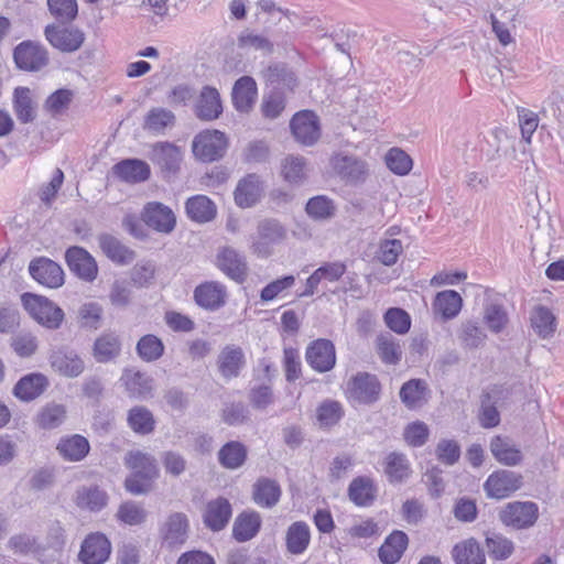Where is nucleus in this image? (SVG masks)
I'll use <instances>...</instances> for the list:
<instances>
[{
	"mask_svg": "<svg viewBox=\"0 0 564 564\" xmlns=\"http://www.w3.org/2000/svg\"><path fill=\"white\" fill-rule=\"evenodd\" d=\"M21 301L25 311L41 325L50 329H57L63 323L64 312L48 299L24 293Z\"/></svg>",
	"mask_w": 564,
	"mask_h": 564,
	"instance_id": "obj_1",
	"label": "nucleus"
},
{
	"mask_svg": "<svg viewBox=\"0 0 564 564\" xmlns=\"http://www.w3.org/2000/svg\"><path fill=\"white\" fill-rule=\"evenodd\" d=\"M228 147L226 134L219 130H204L196 134L192 142L194 156L204 163L220 160Z\"/></svg>",
	"mask_w": 564,
	"mask_h": 564,
	"instance_id": "obj_2",
	"label": "nucleus"
},
{
	"mask_svg": "<svg viewBox=\"0 0 564 564\" xmlns=\"http://www.w3.org/2000/svg\"><path fill=\"white\" fill-rule=\"evenodd\" d=\"M539 519V506L533 501L508 502L499 512V520L508 528L525 530Z\"/></svg>",
	"mask_w": 564,
	"mask_h": 564,
	"instance_id": "obj_3",
	"label": "nucleus"
},
{
	"mask_svg": "<svg viewBox=\"0 0 564 564\" xmlns=\"http://www.w3.org/2000/svg\"><path fill=\"white\" fill-rule=\"evenodd\" d=\"M516 399L512 388L492 386L481 395L479 417L482 423H500L499 410L506 408Z\"/></svg>",
	"mask_w": 564,
	"mask_h": 564,
	"instance_id": "obj_4",
	"label": "nucleus"
},
{
	"mask_svg": "<svg viewBox=\"0 0 564 564\" xmlns=\"http://www.w3.org/2000/svg\"><path fill=\"white\" fill-rule=\"evenodd\" d=\"M18 68L26 72H37L48 64L47 50L37 42L23 41L13 51Z\"/></svg>",
	"mask_w": 564,
	"mask_h": 564,
	"instance_id": "obj_5",
	"label": "nucleus"
},
{
	"mask_svg": "<svg viewBox=\"0 0 564 564\" xmlns=\"http://www.w3.org/2000/svg\"><path fill=\"white\" fill-rule=\"evenodd\" d=\"M44 35L53 47L65 53L79 50L85 41V33L74 26L48 24L44 29Z\"/></svg>",
	"mask_w": 564,
	"mask_h": 564,
	"instance_id": "obj_6",
	"label": "nucleus"
},
{
	"mask_svg": "<svg viewBox=\"0 0 564 564\" xmlns=\"http://www.w3.org/2000/svg\"><path fill=\"white\" fill-rule=\"evenodd\" d=\"M216 267L229 279L243 283L248 276L246 257L229 246L218 249L215 260Z\"/></svg>",
	"mask_w": 564,
	"mask_h": 564,
	"instance_id": "obj_7",
	"label": "nucleus"
},
{
	"mask_svg": "<svg viewBox=\"0 0 564 564\" xmlns=\"http://www.w3.org/2000/svg\"><path fill=\"white\" fill-rule=\"evenodd\" d=\"M305 359L310 367L324 373L330 371L336 365V349L332 340L318 338L308 344Z\"/></svg>",
	"mask_w": 564,
	"mask_h": 564,
	"instance_id": "obj_8",
	"label": "nucleus"
},
{
	"mask_svg": "<svg viewBox=\"0 0 564 564\" xmlns=\"http://www.w3.org/2000/svg\"><path fill=\"white\" fill-rule=\"evenodd\" d=\"M290 128L295 140L303 145H313L321 137L318 117L310 110L295 113Z\"/></svg>",
	"mask_w": 564,
	"mask_h": 564,
	"instance_id": "obj_9",
	"label": "nucleus"
},
{
	"mask_svg": "<svg viewBox=\"0 0 564 564\" xmlns=\"http://www.w3.org/2000/svg\"><path fill=\"white\" fill-rule=\"evenodd\" d=\"M65 260L69 270L85 282H93L98 274L95 258L82 247H69L65 252Z\"/></svg>",
	"mask_w": 564,
	"mask_h": 564,
	"instance_id": "obj_10",
	"label": "nucleus"
},
{
	"mask_svg": "<svg viewBox=\"0 0 564 564\" xmlns=\"http://www.w3.org/2000/svg\"><path fill=\"white\" fill-rule=\"evenodd\" d=\"M522 485V477L511 470H498L492 473L484 484L488 497L503 499L517 491Z\"/></svg>",
	"mask_w": 564,
	"mask_h": 564,
	"instance_id": "obj_11",
	"label": "nucleus"
},
{
	"mask_svg": "<svg viewBox=\"0 0 564 564\" xmlns=\"http://www.w3.org/2000/svg\"><path fill=\"white\" fill-rule=\"evenodd\" d=\"M284 227L274 219H264L258 226V236L252 242V250L259 257H268L272 246L285 238Z\"/></svg>",
	"mask_w": 564,
	"mask_h": 564,
	"instance_id": "obj_12",
	"label": "nucleus"
},
{
	"mask_svg": "<svg viewBox=\"0 0 564 564\" xmlns=\"http://www.w3.org/2000/svg\"><path fill=\"white\" fill-rule=\"evenodd\" d=\"M29 272L36 282L51 289H57L64 283L61 265L45 257L33 259L29 264Z\"/></svg>",
	"mask_w": 564,
	"mask_h": 564,
	"instance_id": "obj_13",
	"label": "nucleus"
},
{
	"mask_svg": "<svg viewBox=\"0 0 564 564\" xmlns=\"http://www.w3.org/2000/svg\"><path fill=\"white\" fill-rule=\"evenodd\" d=\"M330 164L335 173L346 183H362L367 178V164L356 156L336 154L330 159Z\"/></svg>",
	"mask_w": 564,
	"mask_h": 564,
	"instance_id": "obj_14",
	"label": "nucleus"
},
{
	"mask_svg": "<svg viewBox=\"0 0 564 564\" xmlns=\"http://www.w3.org/2000/svg\"><path fill=\"white\" fill-rule=\"evenodd\" d=\"M50 379L42 372L22 376L13 386L12 394L22 402H31L43 395L50 387Z\"/></svg>",
	"mask_w": 564,
	"mask_h": 564,
	"instance_id": "obj_15",
	"label": "nucleus"
},
{
	"mask_svg": "<svg viewBox=\"0 0 564 564\" xmlns=\"http://www.w3.org/2000/svg\"><path fill=\"white\" fill-rule=\"evenodd\" d=\"M187 536L188 519L181 512L170 514L160 529L162 545L167 549H175L183 545Z\"/></svg>",
	"mask_w": 564,
	"mask_h": 564,
	"instance_id": "obj_16",
	"label": "nucleus"
},
{
	"mask_svg": "<svg viewBox=\"0 0 564 564\" xmlns=\"http://www.w3.org/2000/svg\"><path fill=\"white\" fill-rule=\"evenodd\" d=\"M193 297L199 307L215 312L226 304L227 289L218 281H206L195 288Z\"/></svg>",
	"mask_w": 564,
	"mask_h": 564,
	"instance_id": "obj_17",
	"label": "nucleus"
},
{
	"mask_svg": "<svg viewBox=\"0 0 564 564\" xmlns=\"http://www.w3.org/2000/svg\"><path fill=\"white\" fill-rule=\"evenodd\" d=\"M151 160L156 164L165 176L175 175L183 160L180 147L171 142H158L152 147Z\"/></svg>",
	"mask_w": 564,
	"mask_h": 564,
	"instance_id": "obj_18",
	"label": "nucleus"
},
{
	"mask_svg": "<svg viewBox=\"0 0 564 564\" xmlns=\"http://www.w3.org/2000/svg\"><path fill=\"white\" fill-rule=\"evenodd\" d=\"M48 362L53 371L66 378H77L85 370L83 358L70 349H58L48 357Z\"/></svg>",
	"mask_w": 564,
	"mask_h": 564,
	"instance_id": "obj_19",
	"label": "nucleus"
},
{
	"mask_svg": "<svg viewBox=\"0 0 564 564\" xmlns=\"http://www.w3.org/2000/svg\"><path fill=\"white\" fill-rule=\"evenodd\" d=\"M111 552V544L102 533H90L82 543L79 558L84 564H104Z\"/></svg>",
	"mask_w": 564,
	"mask_h": 564,
	"instance_id": "obj_20",
	"label": "nucleus"
},
{
	"mask_svg": "<svg viewBox=\"0 0 564 564\" xmlns=\"http://www.w3.org/2000/svg\"><path fill=\"white\" fill-rule=\"evenodd\" d=\"M142 218L149 227L162 234H170L176 225L173 210L159 202L148 203L144 206Z\"/></svg>",
	"mask_w": 564,
	"mask_h": 564,
	"instance_id": "obj_21",
	"label": "nucleus"
},
{
	"mask_svg": "<svg viewBox=\"0 0 564 564\" xmlns=\"http://www.w3.org/2000/svg\"><path fill=\"white\" fill-rule=\"evenodd\" d=\"M349 398L359 403H372L378 400L380 383L376 376L357 373L348 384Z\"/></svg>",
	"mask_w": 564,
	"mask_h": 564,
	"instance_id": "obj_22",
	"label": "nucleus"
},
{
	"mask_svg": "<svg viewBox=\"0 0 564 564\" xmlns=\"http://www.w3.org/2000/svg\"><path fill=\"white\" fill-rule=\"evenodd\" d=\"M264 186L260 176L251 173L241 178L234 192L235 202L241 208L256 205L263 195Z\"/></svg>",
	"mask_w": 564,
	"mask_h": 564,
	"instance_id": "obj_23",
	"label": "nucleus"
},
{
	"mask_svg": "<svg viewBox=\"0 0 564 564\" xmlns=\"http://www.w3.org/2000/svg\"><path fill=\"white\" fill-rule=\"evenodd\" d=\"M195 116L202 121H213L223 113L220 95L215 87L204 86L194 106Z\"/></svg>",
	"mask_w": 564,
	"mask_h": 564,
	"instance_id": "obj_24",
	"label": "nucleus"
},
{
	"mask_svg": "<svg viewBox=\"0 0 564 564\" xmlns=\"http://www.w3.org/2000/svg\"><path fill=\"white\" fill-rule=\"evenodd\" d=\"M245 365V352L236 345H226L217 358L218 371L226 380L237 378Z\"/></svg>",
	"mask_w": 564,
	"mask_h": 564,
	"instance_id": "obj_25",
	"label": "nucleus"
},
{
	"mask_svg": "<svg viewBox=\"0 0 564 564\" xmlns=\"http://www.w3.org/2000/svg\"><path fill=\"white\" fill-rule=\"evenodd\" d=\"M232 516V508L228 499L218 497L206 505L204 512L205 525L214 532L221 531Z\"/></svg>",
	"mask_w": 564,
	"mask_h": 564,
	"instance_id": "obj_26",
	"label": "nucleus"
},
{
	"mask_svg": "<svg viewBox=\"0 0 564 564\" xmlns=\"http://www.w3.org/2000/svg\"><path fill=\"white\" fill-rule=\"evenodd\" d=\"M378 495V487L375 480L368 476H358L348 486L350 501L361 508L373 505Z\"/></svg>",
	"mask_w": 564,
	"mask_h": 564,
	"instance_id": "obj_27",
	"label": "nucleus"
},
{
	"mask_svg": "<svg viewBox=\"0 0 564 564\" xmlns=\"http://www.w3.org/2000/svg\"><path fill=\"white\" fill-rule=\"evenodd\" d=\"M130 395L147 399L152 397L153 378L135 369H124L120 378Z\"/></svg>",
	"mask_w": 564,
	"mask_h": 564,
	"instance_id": "obj_28",
	"label": "nucleus"
},
{
	"mask_svg": "<svg viewBox=\"0 0 564 564\" xmlns=\"http://www.w3.org/2000/svg\"><path fill=\"white\" fill-rule=\"evenodd\" d=\"M281 494L279 482L268 477L259 478L252 486V500L261 508L271 509L276 506Z\"/></svg>",
	"mask_w": 564,
	"mask_h": 564,
	"instance_id": "obj_29",
	"label": "nucleus"
},
{
	"mask_svg": "<svg viewBox=\"0 0 564 564\" xmlns=\"http://www.w3.org/2000/svg\"><path fill=\"white\" fill-rule=\"evenodd\" d=\"M121 340L113 332L101 334L95 339L93 357L99 364H107L117 359L121 354Z\"/></svg>",
	"mask_w": 564,
	"mask_h": 564,
	"instance_id": "obj_30",
	"label": "nucleus"
},
{
	"mask_svg": "<svg viewBox=\"0 0 564 564\" xmlns=\"http://www.w3.org/2000/svg\"><path fill=\"white\" fill-rule=\"evenodd\" d=\"M101 251L108 259L118 264H128L134 259V251L126 247L117 237L110 234L98 236Z\"/></svg>",
	"mask_w": 564,
	"mask_h": 564,
	"instance_id": "obj_31",
	"label": "nucleus"
},
{
	"mask_svg": "<svg viewBox=\"0 0 564 564\" xmlns=\"http://www.w3.org/2000/svg\"><path fill=\"white\" fill-rule=\"evenodd\" d=\"M408 542V535L403 531H393L379 547L378 556L380 561L383 564H395L406 550Z\"/></svg>",
	"mask_w": 564,
	"mask_h": 564,
	"instance_id": "obj_32",
	"label": "nucleus"
},
{
	"mask_svg": "<svg viewBox=\"0 0 564 564\" xmlns=\"http://www.w3.org/2000/svg\"><path fill=\"white\" fill-rule=\"evenodd\" d=\"M257 98V84L250 76L240 77L232 88V104L240 112H248Z\"/></svg>",
	"mask_w": 564,
	"mask_h": 564,
	"instance_id": "obj_33",
	"label": "nucleus"
},
{
	"mask_svg": "<svg viewBox=\"0 0 564 564\" xmlns=\"http://www.w3.org/2000/svg\"><path fill=\"white\" fill-rule=\"evenodd\" d=\"M429 395L427 383L422 379H411L400 389V399L409 409L421 408L427 402Z\"/></svg>",
	"mask_w": 564,
	"mask_h": 564,
	"instance_id": "obj_34",
	"label": "nucleus"
},
{
	"mask_svg": "<svg viewBox=\"0 0 564 564\" xmlns=\"http://www.w3.org/2000/svg\"><path fill=\"white\" fill-rule=\"evenodd\" d=\"M311 542V530L306 522H293L286 530L285 545L289 553L293 555L303 554Z\"/></svg>",
	"mask_w": 564,
	"mask_h": 564,
	"instance_id": "obj_35",
	"label": "nucleus"
},
{
	"mask_svg": "<svg viewBox=\"0 0 564 564\" xmlns=\"http://www.w3.org/2000/svg\"><path fill=\"white\" fill-rule=\"evenodd\" d=\"M261 528V517L257 511L240 513L232 527V536L238 542H247L253 539Z\"/></svg>",
	"mask_w": 564,
	"mask_h": 564,
	"instance_id": "obj_36",
	"label": "nucleus"
},
{
	"mask_svg": "<svg viewBox=\"0 0 564 564\" xmlns=\"http://www.w3.org/2000/svg\"><path fill=\"white\" fill-rule=\"evenodd\" d=\"M263 78L275 91L281 89L293 90L297 85L295 74L285 64L276 63L263 70Z\"/></svg>",
	"mask_w": 564,
	"mask_h": 564,
	"instance_id": "obj_37",
	"label": "nucleus"
},
{
	"mask_svg": "<svg viewBox=\"0 0 564 564\" xmlns=\"http://www.w3.org/2000/svg\"><path fill=\"white\" fill-rule=\"evenodd\" d=\"M113 173L122 181L129 183H139L149 178V165L137 159H127L117 163L112 167Z\"/></svg>",
	"mask_w": 564,
	"mask_h": 564,
	"instance_id": "obj_38",
	"label": "nucleus"
},
{
	"mask_svg": "<svg viewBox=\"0 0 564 564\" xmlns=\"http://www.w3.org/2000/svg\"><path fill=\"white\" fill-rule=\"evenodd\" d=\"M187 216L196 223H208L216 216V205L205 195H196L187 199L185 204Z\"/></svg>",
	"mask_w": 564,
	"mask_h": 564,
	"instance_id": "obj_39",
	"label": "nucleus"
},
{
	"mask_svg": "<svg viewBox=\"0 0 564 564\" xmlns=\"http://www.w3.org/2000/svg\"><path fill=\"white\" fill-rule=\"evenodd\" d=\"M384 474L390 484H401L411 474V465L402 453L391 452L384 459Z\"/></svg>",
	"mask_w": 564,
	"mask_h": 564,
	"instance_id": "obj_40",
	"label": "nucleus"
},
{
	"mask_svg": "<svg viewBox=\"0 0 564 564\" xmlns=\"http://www.w3.org/2000/svg\"><path fill=\"white\" fill-rule=\"evenodd\" d=\"M463 306L462 296L454 290L438 292L433 302V310L444 319L456 317Z\"/></svg>",
	"mask_w": 564,
	"mask_h": 564,
	"instance_id": "obj_41",
	"label": "nucleus"
},
{
	"mask_svg": "<svg viewBox=\"0 0 564 564\" xmlns=\"http://www.w3.org/2000/svg\"><path fill=\"white\" fill-rule=\"evenodd\" d=\"M556 317L549 307L538 305L532 311L531 326L540 338H551L556 332Z\"/></svg>",
	"mask_w": 564,
	"mask_h": 564,
	"instance_id": "obj_42",
	"label": "nucleus"
},
{
	"mask_svg": "<svg viewBox=\"0 0 564 564\" xmlns=\"http://www.w3.org/2000/svg\"><path fill=\"white\" fill-rule=\"evenodd\" d=\"M57 451L63 458L69 462H79L89 452V443L82 435H73L62 438L57 444Z\"/></svg>",
	"mask_w": 564,
	"mask_h": 564,
	"instance_id": "obj_43",
	"label": "nucleus"
},
{
	"mask_svg": "<svg viewBox=\"0 0 564 564\" xmlns=\"http://www.w3.org/2000/svg\"><path fill=\"white\" fill-rule=\"evenodd\" d=\"M457 338L464 348L476 349L485 344L487 335L477 321L468 319L459 325Z\"/></svg>",
	"mask_w": 564,
	"mask_h": 564,
	"instance_id": "obj_44",
	"label": "nucleus"
},
{
	"mask_svg": "<svg viewBox=\"0 0 564 564\" xmlns=\"http://www.w3.org/2000/svg\"><path fill=\"white\" fill-rule=\"evenodd\" d=\"M247 459L246 446L237 441L226 443L218 452L219 464L227 469H238Z\"/></svg>",
	"mask_w": 564,
	"mask_h": 564,
	"instance_id": "obj_45",
	"label": "nucleus"
},
{
	"mask_svg": "<svg viewBox=\"0 0 564 564\" xmlns=\"http://www.w3.org/2000/svg\"><path fill=\"white\" fill-rule=\"evenodd\" d=\"M108 495L97 486L83 487L77 491L76 503L79 508L100 511L106 507Z\"/></svg>",
	"mask_w": 564,
	"mask_h": 564,
	"instance_id": "obj_46",
	"label": "nucleus"
},
{
	"mask_svg": "<svg viewBox=\"0 0 564 564\" xmlns=\"http://www.w3.org/2000/svg\"><path fill=\"white\" fill-rule=\"evenodd\" d=\"M126 466L132 473L144 475L145 477H156L158 468L154 458L140 451H131L124 457Z\"/></svg>",
	"mask_w": 564,
	"mask_h": 564,
	"instance_id": "obj_47",
	"label": "nucleus"
},
{
	"mask_svg": "<svg viewBox=\"0 0 564 564\" xmlns=\"http://www.w3.org/2000/svg\"><path fill=\"white\" fill-rule=\"evenodd\" d=\"M453 558L456 564H484L485 562V555L474 540L456 544L453 549Z\"/></svg>",
	"mask_w": 564,
	"mask_h": 564,
	"instance_id": "obj_48",
	"label": "nucleus"
},
{
	"mask_svg": "<svg viewBox=\"0 0 564 564\" xmlns=\"http://www.w3.org/2000/svg\"><path fill=\"white\" fill-rule=\"evenodd\" d=\"M175 115L165 108H152L145 116L143 128L154 133H163L166 128L173 127Z\"/></svg>",
	"mask_w": 564,
	"mask_h": 564,
	"instance_id": "obj_49",
	"label": "nucleus"
},
{
	"mask_svg": "<svg viewBox=\"0 0 564 564\" xmlns=\"http://www.w3.org/2000/svg\"><path fill=\"white\" fill-rule=\"evenodd\" d=\"M116 518L126 525L135 527L145 522L148 511L139 502L128 500L119 506Z\"/></svg>",
	"mask_w": 564,
	"mask_h": 564,
	"instance_id": "obj_50",
	"label": "nucleus"
},
{
	"mask_svg": "<svg viewBox=\"0 0 564 564\" xmlns=\"http://www.w3.org/2000/svg\"><path fill=\"white\" fill-rule=\"evenodd\" d=\"M135 349L143 361L153 362L163 356L164 344L158 336L148 334L138 340Z\"/></svg>",
	"mask_w": 564,
	"mask_h": 564,
	"instance_id": "obj_51",
	"label": "nucleus"
},
{
	"mask_svg": "<svg viewBox=\"0 0 564 564\" xmlns=\"http://www.w3.org/2000/svg\"><path fill=\"white\" fill-rule=\"evenodd\" d=\"M490 449L495 458L507 466H516L522 459L521 452L500 436L492 438Z\"/></svg>",
	"mask_w": 564,
	"mask_h": 564,
	"instance_id": "obj_52",
	"label": "nucleus"
},
{
	"mask_svg": "<svg viewBox=\"0 0 564 564\" xmlns=\"http://www.w3.org/2000/svg\"><path fill=\"white\" fill-rule=\"evenodd\" d=\"M377 348L384 364L397 365L402 358L399 341L391 334H381L377 337Z\"/></svg>",
	"mask_w": 564,
	"mask_h": 564,
	"instance_id": "obj_53",
	"label": "nucleus"
},
{
	"mask_svg": "<svg viewBox=\"0 0 564 564\" xmlns=\"http://www.w3.org/2000/svg\"><path fill=\"white\" fill-rule=\"evenodd\" d=\"M14 111L17 118L23 122H32L35 119V109L31 98V91L26 87H18L14 90Z\"/></svg>",
	"mask_w": 564,
	"mask_h": 564,
	"instance_id": "obj_54",
	"label": "nucleus"
},
{
	"mask_svg": "<svg viewBox=\"0 0 564 564\" xmlns=\"http://www.w3.org/2000/svg\"><path fill=\"white\" fill-rule=\"evenodd\" d=\"M487 143L489 147L488 155L490 160H497L501 156H506L508 151L513 148L512 139L508 135L506 130L501 128H495L490 131Z\"/></svg>",
	"mask_w": 564,
	"mask_h": 564,
	"instance_id": "obj_55",
	"label": "nucleus"
},
{
	"mask_svg": "<svg viewBox=\"0 0 564 564\" xmlns=\"http://www.w3.org/2000/svg\"><path fill=\"white\" fill-rule=\"evenodd\" d=\"M484 322L490 332L498 334L505 329L509 317L503 305L489 303L484 308Z\"/></svg>",
	"mask_w": 564,
	"mask_h": 564,
	"instance_id": "obj_56",
	"label": "nucleus"
},
{
	"mask_svg": "<svg viewBox=\"0 0 564 564\" xmlns=\"http://www.w3.org/2000/svg\"><path fill=\"white\" fill-rule=\"evenodd\" d=\"M282 175L289 183H302L306 177V162L304 158L288 155L282 162Z\"/></svg>",
	"mask_w": 564,
	"mask_h": 564,
	"instance_id": "obj_57",
	"label": "nucleus"
},
{
	"mask_svg": "<svg viewBox=\"0 0 564 564\" xmlns=\"http://www.w3.org/2000/svg\"><path fill=\"white\" fill-rule=\"evenodd\" d=\"M47 8L61 23H70L78 14L77 0H47Z\"/></svg>",
	"mask_w": 564,
	"mask_h": 564,
	"instance_id": "obj_58",
	"label": "nucleus"
},
{
	"mask_svg": "<svg viewBox=\"0 0 564 564\" xmlns=\"http://www.w3.org/2000/svg\"><path fill=\"white\" fill-rule=\"evenodd\" d=\"M237 45L242 50L261 51L264 54H271L273 52V43L268 37L249 30L240 33Z\"/></svg>",
	"mask_w": 564,
	"mask_h": 564,
	"instance_id": "obj_59",
	"label": "nucleus"
},
{
	"mask_svg": "<svg viewBox=\"0 0 564 564\" xmlns=\"http://www.w3.org/2000/svg\"><path fill=\"white\" fill-rule=\"evenodd\" d=\"M11 347L19 357L29 358L36 352L39 340L30 332H20L11 337Z\"/></svg>",
	"mask_w": 564,
	"mask_h": 564,
	"instance_id": "obj_60",
	"label": "nucleus"
},
{
	"mask_svg": "<svg viewBox=\"0 0 564 564\" xmlns=\"http://www.w3.org/2000/svg\"><path fill=\"white\" fill-rule=\"evenodd\" d=\"M8 549L14 554L28 555L40 552V545L35 536L28 533L12 535L8 541Z\"/></svg>",
	"mask_w": 564,
	"mask_h": 564,
	"instance_id": "obj_61",
	"label": "nucleus"
},
{
	"mask_svg": "<svg viewBox=\"0 0 564 564\" xmlns=\"http://www.w3.org/2000/svg\"><path fill=\"white\" fill-rule=\"evenodd\" d=\"M384 322L397 334H405L411 327L410 315L399 307L389 308L384 314Z\"/></svg>",
	"mask_w": 564,
	"mask_h": 564,
	"instance_id": "obj_62",
	"label": "nucleus"
},
{
	"mask_svg": "<svg viewBox=\"0 0 564 564\" xmlns=\"http://www.w3.org/2000/svg\"><path fill=\"white\" fill-rule=\"evenodd\" d=\"M402 252L403 245L401 240L386 239L380 242L377 258L382 264L391 267L397 263Z\"/></svg>",
	"mask_w": 564,
	"mask_h": 564,
	"instance_id": "obj_63",
	"label": "nucleus"
},
{
	"mask_svg": "<svg viewBox=\"0 0 564 564\" xmlns=\"http://www.w3.org/2000/svg\"><path fill=\"white\" fill-rule=\"evenodd\" d=\"M305 209L314 219H326L334 215L335 206L326 196H315L308 199Z\"/></svg>",
	"mask_w": 564,
	"mask_h": 564,
	"instance_id": "obj_64",
	"label": "nucleus"
}]
</instances>
